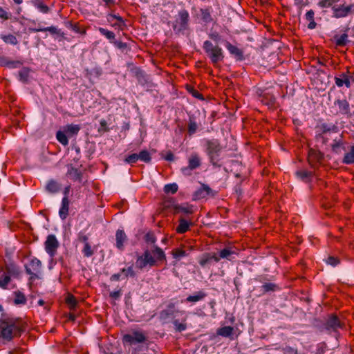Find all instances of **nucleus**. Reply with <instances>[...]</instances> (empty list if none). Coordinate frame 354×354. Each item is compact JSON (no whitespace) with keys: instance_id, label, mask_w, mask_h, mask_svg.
<instances>
[{"instance_id":"f257e3e1","label":"nucleus","mask_w":354,"mask_h":354,"mask_svg":"<svg viewBox=\"0 0 354 354\" xmlns=\"http://www.w3.org/2000/svg\"><path fill=\"white\" fill-rule=\"evenodd\" d=\"M205 152L208 156L209 162L215 167H221V153L223 147L217 139L205 140Z\"/></svg>"},{"instance_id":"f03ea898","label":"nucleus","mask_w":354,"mask_h":354,"mask_svg":"<svg viewBox=\"0 0 354 354\" xmlns=\"http://www.w3.org/2000/svg\"><path fill=\"white\" fill-rule=\"evenodd\" d=\"M0 330L2 337L10 341L14 337L20 336L23 331L21 326L12 319H0Z\"/></svg>"},{"instance_id":"7ed1b4c3","label":"nucleus","mask_w":354,"mask_h":354,"mask_svg":"<svg viewBox=\"0 0 354 354\" xmlns=\"http://www.w3.org/2000/svg\"><path fill=\"white\" fill-rule=\"evenodd\" d=\"M203 48L214 64H216L223 59V51L218 45H214L212 41L206 40L203 43Z\"/></svg>"},{"instance_id":"20e7f679","label":"nucleus","mask_w":354,"mask_h":354,"mask_svg":"<svg viewBox=\"0 0 354 354\" xmlns=\"http://www.w3.org/2000/svg\"><path fill=\"white\" fill-rule=\"evenodd\" d=\"M189 15L186 10H181L172 22V28L176 34H183L189 28Z\"/></svg>"},{"instance_id":"39448f33","label":"nucleus","mask_w":354,"mask_h":354,"mask_svg":"<svg viewBox=\"0 0 354 354\" xmlns=\"http://www.w3.org/2000/svg\"><path fill=\"white\" fill-rule=\"evenodd\" d=\"M330 111L335 115L342 114L348 117L351 116L350 104L346 99H337L335 100L333 105L330 107Z\"/></svg>"},{"instance_id":"423d86ee","label":"nucleus","mask_w":354,"mask_h":354,"mask_svg":"<svg viewBox=\"0 0 354 354\" xmlns=\"http://www.w3.org/2000/svg\"><path fill=\"white\" fill-rule=\"evenodd\" d=\"M147 340L146 335L140 330H133L131 333L125 334L122 337L123 342L130 345L144 343Z\"/></svg>"},{"instance_id":"0eeeda50","label":"nucleus","mask_w":354,"mask_h":354,"mask_svg":"<svg viewBox=\"0 0 354 354\" xmlns=\"http://www.w3.org/2000/svg\"><path fill=\"white\" fill-rule=\"evenodd\" d=\"M156 259L152 256V253L149 250H146L143 254L139 257L136 261L137 267L143 269L147 266L152 267L156 265Z\"/></svg>"},{"instance_id":"6e6552de","label":"nucleus","mask_w":354,"mask_h":354,"mask_svg":"<svg viewBox=\"0 0 354 354\" xmlns=\"http://www.w3.org/2000/svg\"><path fill=\"white\" fill-rule=\"evenodd\" d=\"M59 247V242L53 234H50L47 236L45 242V249L46 252L53 257L56 254L57 250Z\"/></svg>"},{"instance_id":"1a4fd4ad","label":"nucleus","mask_w":354,"mask_h":354,"mask_svg":"<svg viewBox=\"0 0 354 354\" xmlns=\"http://www.w3.org/2000/svg\"><path fill=\"white\" fill-rule=\"evenodd\" d=\"M30 266H31V268L28 266H25L26 273L30 275V279L34 280L35 279L39 278L36 272H38L40 270L41 266V261L35 257L31 259Z\"/></svg>"},{"instance_id":"9d476101","label":"nucleus","mask_w":354,"mask_h":354,"mask_svg":"<svg viewBox=\"0 0 354 354\" xmlns=\"http://www.w3.org/2000/svg\"><path fill=\"white\" fill-rule=\"evenodd\" d=\"M324 326L327 330L336 332L338 328L343 327L344 324L337 316L332 315L328 317Z\"/></svg>"},{"instance_id":"9b49d317","label":"nucleus","mask_w":354,"mask_h":354,"mask_svg":"<svg viewBox=\"0 0 354 354\" xmlns=\"http://www.w3.org/2000/svg\"><path fill=\"white\" fill-rule=\"evenodd\" d=\"M324 158V153L319 151L310 149L308 151V162L311 167L315 168Z\"/></svg>"},{"instance_id":"f8f14e48","label":"nucleus","mask_w":354,"mask_h":354,"mask_svg":"<svg viewBox=\"0 0 354 354\" xmlns=\"http://www.w3.org/2000/svg\"><path fill=\"white\" fill-rule=\"evenodd\" d=\"M209 195H214L213 190L207 185L202 184L201 187L194 192L193 196L194 200H198Z\"/></svg>"},{"instance_id":"ddd939ff","label":"nucleus","mask_w":354,"mask_h":354,"mask_svg":"<svg viewBox=\"0 0 354 354\" xmlns=\"http://www.w3.org/2000/svg\"><path fill=\"white\" fill-rule=\"evenodd\" d=\"M225 47L229 50L230 54L234 55L237 60H243L244 59L242 50L232 45L227 41H225Z\"/></svg>"},{"instance_id":"4468645a","label":"nucleus","mask_w":354,"mask_h":354,"mask_svg":"<svg viewBox=\"0 0 354 354\" xmlns=\"http://www.w3.org/2000/svg\"><path fill=\"white\" fill-rule=\"evenodd\" d=\"M68 209H69V200L68 196H64L62 198V206L59 211V215L62 220L66 218L68 215Z\"/></svg>"},{"instance_id":"2eb2a0df","label":"nucleus","mask_w":354,"mask_h":354,"mask_svg":"<svg viewBox=\"0 0 354 354\" xmlns=\"http://www.w3.org/2000/svg\"><path fill=\"white\" fill-rule=\"evenodd\" d=\"M29 30L32 32H49L51 34H57L60 36H64V32L61 31V30L57 29L55 26H50L46 28H29Z\"/></svg>"},{"instance_id":"dca6fc26","label":"nucleus","mask_w":354,"mask_h":354,"mask_svg":"<svg viewBox=\"0 0 354 354\" xmlns=\"http://www.w3.org/2000/svg\"><path fill=\"white\" fill-rule=\"evenodd\" d=\"M212 260L218 262L220 260V257H218L216 254L205 253L201 258L199 263L201 266L204 267Z\"/></svg>"},{"instance_id":"f3484780","label":"nucleus","mask_w":354,"mask_h":354,"mask_svg":"<svg viewBox=\"0 0 354 354\" xmlns=\"http://www.w3.org/2000/svg\"><path fill=\"white\" fill-rule=\"evenodd\" d=\"M201 165V161L199 156L196 153H192L188 159V166L192 170L199 167Z\"/></svg>"},{"instance_id":"a211bd4d","label":"nucleus","mask_w":354,"mask_h":354,"mask_svg":"<svg viewBox=\"0 0 354 354\" xmlns=\"http://www.w3.org/2000/svg\"><path fill=\"white\" fill-rule=\"evenodd\" d=\"M297 178L305 183H309L313 176V172L307 170H298L295 172Z\"/></svg>"},{"instance_id":"6ab92c4d","label":"nucleus","mask_w":354,"mask_h":354,"mask_svg":"<svg viewBox=\"0 0 354 354\" xmlns=\"http://www.w3.org/2000/svg\"><path fill=\"white\" fill-rule=\"evenodd\" d=\"M236 252L228 248H224L220 251V254L218 257L221 259H226L227 260H232L235 258Z\"/></svg>"},{"instance_id":"aec40b11","label":"nucleus","mask_w":354,"mask_h":354,"mask_svg":"<svg viewBox=\"0 0 354 354\" xmlns=\"http://www.w3.org/2000/svg\"><path fill=\"white\" fill-rule=\"evenodd\" d=\"M46 189L49 193L55 194L61 189V185L56 180L52 179L48 181L46 185Z\"/></svg>"},{"instance_id":"412c9836","label":"nucleus","mask_w":354,"mask_h":354,"mask_svg":"<svg viewBox=\"0 0 354 354\" xmlns=\"http://www.w3.org/2000/svg\"><path fill=\"white\" fill-rule=\"evenodd\" d=\"M116 237V246L118 249H122L123 243L127 239V236L124 232L122 230H118L115 234Z\"/></svg>"},{"instance_id":"4be33fe9","label":"nucleus","mask_w":354,"mask_h":354,"mask_svg":"<svg viewBox=\"0 0 354 354\" xmlns=\"http://www.w3.org/2000/svg\"><path fill=\"white\" fill-rule=\"evenodd\" d=\"M31 3L44 14H46L50 12L49 7L44 4L41 0H31Z\"/></svg>"},{"instance_id":"5701e85b","label":"nucleus","mask_w":354,"mask_h":354,"mask_svg":"<svg viewBox=\"0 0 354 354\" xmlns=\"http://www.w3.org/2000/svg\"><path fill=\"white\" fill-rule=\"evenodd\" d=\"M174 210L176 213L183 212L185 214H192L194 212L193 205L188 204L176 205L174 206Z\"/></svg>"},{"instance_id":"b1692460","label":"nucleus","mask_w":354,"mask_h":354,"mask_svg":"<svg viewBox=\"0 0 354 354\" xmlns=\"http://www.w3.org/2000/svg\"><path fill=\"white\" fill-rule=\"evenodd\" d=\"M175 306L174 304H169L167 308L160 312V317L162 319H166L174 315V309Z\"/></svg>"},{"instance_id":"393cba45","label":"nucleus","mask_w":354,"mask_h":354,"mask_svg":"<svg viewBox=\"0 0 354 354\" xmlns=\"http://www.w3.org/2000/svg\"><path fill=\"white\" fill-rule=\"evenodd\" d=\"M189 223L183 218L179 219V225L176 227V232L180 234L186 232L189 227Z\"/></svg>"},{"instance_id":"a878e982","label":"nucleus","mask_w":354,"mask_h":354,"mask_svg":"<svg viewBox=\"0 0 354 354\" xmlns=\"http://www.w3.org/2000/svg\"><path fill=\"white\" fill-rule=\"evenodd\" d=\"M206 293L203 291H198L193 295H189L186 298V301L188 302H197L203 299L206 297Z\"/></svg>"},{"instance_id":"bb28decb","label":"nucleus","mask_w":354,"mask_h":354,"mask_svg":"<svg viewBox=\"0 0 354 354\" xmlns=\"http://www.w3.org/2000/svg\"><path fill=\"white\" fill-rule=\"evenodd\" d=\"M320 129L322 130V134H325L328 132H335V133H337L338 131V127L337 125L335 124H326V123H323L320 125Z\"/></svg>"},{"instance_id":"cd10ccee","label":"nucleus","mask_w":354,"mask_h":354,"mask_svg":"<svg viewBox=\"0 0 354 354\" xmlns=\"http://www.w3.org/2000/svg\"><path fill=\"white\" fill-rule=\"evenodd\" d=\"M342 162L347 165L354 163V145L351 146L350 151L345 153Z\"/></svg>"},{"instance_id":"c85d7f7f","label":"nucleus","mask_w":354,"mask_h":354,"mask_svg":"<svg viewBox=\"0 0 354 354\" xmlns=\"http://www.w3.org/2000/svg\"><path fill=\"white\" fill-rule=\"evenodd\" d=\"M80 130V127L77 124H68L64 128V131L68 136L77 135Z\"/></svg>"},{"instance_id":"c756f323","label":"nucleus","mask_w":354,"mask_h":354,"mask_svg":"<svg viewBox=\"0 0 354 354\" xmlns=\"http://www.w3.org/2000/svg\"><path fill=\"white\" fill-rule=\"evenodd\" d=\"M233 330H234V328L232 326H223V327L219 328L217 330V334L222 337H228L232 334Z\"/></svg>"},{"instance_id":"7c9ffc66","label":"nucleus","mask_w":354,"mask_h":354,"mask_svg":"<svg viewBox=\"0 0 354 354\" xmlns=\"http://www.w3.org/2000/svg\"><path fill=\"white\" fill-rule=\"evenodd\" d=\"M151 253L156 258L158 261H162L165 259V254L163 250L158 247L157 245H153V249L151 250Z\"/></svg>"},{"instance_id":"2f4dec72","label":"nucleus","mask_w":354,"mask_h":354,"mask_svg":"<svg viewBox=\"0 0 354 354\" xmlns=\"http://www.w3.org/2000/svg\"><path fill=\"white\" fill-rule=\"evenodd\" d=\"M334 39H335L336 45L338 46H344L349 41L348 40V35L346 33H344L341 36L335 35Z\"/></svg>"},{"instance_id":"473e14b6","label":"nucleus","mask_w":354,"mask_h":354,"mask_svg":"<svg viewBox=\"0 0 354 354\" xmlns=\"http://www.w3.org/2000/svg\"><path fill=\"white\" fill-rule=\"evenodd\" d=\"M1 38L6 44H10L12 45H17L18 44V40L17 37L12 35H1Z\"/></svg>"},{"instance_id":"72a5a7b5","label":"nucleus","mask_w":354,"mask_h":354,"mask_svg":"<svg viewBox=\"0 0 354 354\" xmlns=\"http://www.w3.org/2000/svg\"><path fill=\"white\" fill-rule=\"evenodd\" d=\"M57 140L64 146L68 144V140L65 131H58L56 133Z\"/></svg>"},{"instance_id":"f704fd0d","label":"nucleus","mask_w":354,"mask_h":354,"mask_svg":"<svg viewBox=\"0 0 354 354\" xmlns=\"http://www.w3.org/2000/svg\"><path fill=\"white\" fill-rule=\"evenodd\" d=\"M15 298L14 300V303L17 305L18 304H25L26 302V299L25 295L21 292L20 291L15 292Z\"/></svg>"},{"instance_id":"c9c22d12","label":"nucleus","mask_w":354,"mask_h":354,"mask_svg":"<svg viewBox=\"0 0 354 354\" xmlns=\"http://www.w3.org/2000/svg\"><path fill=\"white\" fill-rule=\"evenodd\" d=\"M68 173L73 177L74 180L81 181L82 174V172L77 169L71 167Z\"/></svg>"},{"instance_id":"e433bc0d","label":"nucleus","mask_w":354,"mask_h":354,"mask_svg":"<svg viewBox=\"0 0 354 354\" xmlns=\"http://www.w3.org/2000/svg\"><path fill=\"white\" fill-rule=\"evenodd\" d=\"M138 155V159L146 163H149L151 160V155L149 152L147 150L141 151Z\"/></svg>"},{"instance_id":"4c0bfd02","label":"nucleus","mask_w":354,"mask_h":354,"mask_svg":"<svg viewBox=\"0 0 354 354\" xmlns=\"http://www.w3.org/2000/svg\"><path fill=\"white\" fill-rule=\"evenodd\" d=\"M333 10V16L336 18H341L346 17V12H344V6L335 7L333 6L332 8Z\"/></svg>"},{"instance_id":"58836bf2","label":"nucleus","mask_w":354,"mask_h":354,"mask_svg":"<svg viewBox=\"0 0 354 354\" xmlns=\"http://www.w3.org/2000/svg\"><path fill=\"white\" fill-rule=\"evenodd\" d=\"M66 302L69 306L71 309H74L77 305L76 298L71 294H68L66 298Z\"/></svg>"},{"instance_id":"ea45409f","label":"nucleus","mask_w":354,"mask_h":354,"mask_svg":"<svg viewBox=\"0 0 354 354\" xmlns=\"http://www.w3.org/2000/svg\"><path fill=\"white\" fill-rule=\"evenodd\" d=\"M172 255L174 258L180 260L182 257L187 255L186 251L182 248H176L172 250Z\"/></svg>"},{"instance_id":"a19ab883","label":"nucleus","mask_w":354,"mask_h":354,"mask_svg":"<svg viewBox=\"0 0 354 354\" xmlns=\"http://www.w3.org/2000/svg\"><path fill=\"white\" fill-rule=\"evenodd\" d=\"M178 185L176 183L167 184L164 187V191L165 193L175 194L178 191Z\"/></svg>"},{"instance_id":"79ce46f5","label":"nucleus","mask_w":354,"mask_h":354,"mask_svg":"<svg viewBox=\"0 0 354 354\" xmlns=\"http://www.w3.org/2000/svg\"><path fill=\"white\" fill-rule=\"evenodd\" d=\"M278 288L277 285L273 283H265L261 288L263 292H268L270 291H275Z\"/></svg>"},{"instance_id":"37998d69","label":"nucleus","mask_w":354,"mask_h":354,"mask_svg":"<svg viewBox=\"0 0 354 354\" xmlns=\"http://www.w3.org/2000/svg\"><path fill=\"white\" fill-rule=\"evenodd\" d=\"M99 31L102 35H104L107 39H109L110 40H113V41L115 40V34L113 32L103 28H100Z\"/></svg>"},{"instance_id":"c03bdc74","label":"nucleus","mask_w":354,"mask_h":354,"mask_svg":"<svg viewBox=\"0 0 354 354\" xmlns=\"http://www.w3.org/2000/svg\"><path fill=\"white\" fill-rule=\"evenodd\" d=\"M173 324L175 326V330L177 332H183L186 330L187 325L185 323H180L178 319L173 321Z\"/></svg>"},{"instance_id":"a18cd8bd","label":"nucleus","mask_w":354,"mask_h":354,"mask_svg":"<svg viewBox=\"0 0 354 354\" xmlns=\"http://www.w3.org/2000/svg\"><path fill=\"white\" fill-rule=\"evenodd\" d=\"M111 42L113 43L118 48L122 50V52H127L128 45L127 43L117 40L111 41Z\"/></svg>"},{"instance_id":"49530a36","label":"nucleus","mask_w":354,"mask_h":354,"mask_svg":"<svg viewBox=\"0 0 354 354\" xmlns=\"http://www.w3.org/2000/svg\"><path fill=\"white\" fill-rule=\"evenodd\" d=\"M121 273L124 274L125 278L128 277H134L136 276V273L133 270L132 266L127 268H122L121 270Z\"/></svg>"},{"instance_id":"de8ad7c7","label":"nucleus","mask_w":354,"mask_h":354,"mask_svg":"<svg viewBox=\"0 0 354 354\" xmlns=\"http://www.w3.org/2000/svg\"><path fill=\"white\" fill-rule=\"evenodd\" d=\"M29 71L27 68H23L21 71L19 72V76L20 81L23 82H26L28 78Z\"/></svg>"},{"instance_id":"09e8293b","label":"nucleus","mask_w":354,"mask_h":354,"mask_svg":"<svg viewBox=\"0 0 354 354\" xmlns=\"http://www.w3.org/2000/svg\"><path fill=\"white\" fill-rule=\"evenodd\" d=\"M187 91L196 98L199 100H204L203 96L197 90L194 89L191 86H187Z\"/></svg>"},{"instance_id":"8fccbe9b","label":"nucleus","mask_w":354,"mask_h":354,"mask_svg":"<svg viewBox=\"0 0 354 354\" xmlns=\"http://www.w3.org/2000/svg\"><path fill=\"white\" fill-rule=\"evenodd\" d=\"M201 17L202 19L206 23L210 22L212 19L210 12L207 9L201 10Z\"/></svg>"},{"instance_id":"3c124183","label":"nucleus","mask_w":354,"mask_h":354,"mask_svg":"<svg viewBox=\"0 0 354 354\" xmlns=\"http://www.w3.org/2000/svg\"><path fill=\"white\" fill-rule=\"evenodd\" d=\"M82 252L86 257H90L93 254V250L89 243L84 244Z\"/></svg>"},{"instance_id":"603ef678","label":"nucleus","mask_w":354,"mask_h":354,"mask_svg":"<svg viewBox=\"0 0 354 354\" xmlns=\"http://www.w3.org/2000/svg\"><path fill=\"white\" fill-rule=\"evenodd\" d=\"M138 160H139L138 153H132L128 156L124 160L129 164H133L136 162Z\"/></svg>"},{"instance_id":"864d4df0","label":"nucleus","mask_w":354,"mask_h":354,"mask_svg":"<svg viewBox=\"0 0 354 354\" xmlns=\"http://www.w3.org/2000/svg\"><path fill=\"white\" fill-rule=\"evenodd\" d=\"M145 240L148 243L154 244L156 243V239L153 233L148 232L145 236Z\"/></svg>"},{"instance_id":"5fc2aeb1","label":"nucleus","mask_w":354,"mask_h":354,"mask_svg":"<svg viewBox=\"0 0 354 354\" xmlns=\"http://www.w3.org/2000/svg\"><path fill=\"white\" fill-rule=\"evenodd\" d=\"M337 0H319L318 5L322 8H328Z\"/></svg>"},{"instance_id":"6e6d98bb","label":"nucleus","mask_w":354,"mask_h":354,"mask_svg":"<svg viewBox=\"0 0 354 354\" xmlns=\"http://www.w3.org/2000/svg\"><path fill=\"white\" fill-rule=\"evenodd\" d=\"M209 37L216 43H218L221 41V37L217 32H212L208 35Z\"/></svg>"},{"instance_id":"4d7b16f0","label":"nucleus","mask_w":354,"mask_h":354,"mask_svg":"<svg viewBox=\"0 0 354 354\" xmlns=\"http://www.w3.org/2000/svg\"><path fill=\"white\" fill-rule=\"evenodd\" d=\"M342 142L340 141H338L337 140H333V144L332 145V150L336 153H339V149L342 146Z\"/></svg>"},{"instance_id":"13d9d810","label":"nucleus","mask_w":354,"mask_h":354,"mask_svg":"<svg viewBox=\"0 0 354 354\" xmlns=\"http://www.w3.org/2000/svg\"><path fill=\"white\" fill-rule=\"evenodd\" d=\"M11 13L6 11L3 8L0 7V18L8 20L11 18Z\"/></svg>"},{"instance_id":"bf43d9fd","label":"nucleus","mask_w":354,"mask_h":354,"mask_svg":"<svg viewBox=\"0 0 354 354\" xmlns=\"http://www.w3.org/2000/svg\"><path fill=\"white\" fill-rule=\"evenodd\" d=\"M6 271L9 274H18V270H17V267L13 264L7 265L6 266Z\"/></svg>"},{"instance_id":"052dcab7","label":"nucleus","mask_w":354,"mask_h":354,"mask_svg":"<svg viewBox=\"0 0 354 354\" xmlns=\"http://www.w3.org/2000/svg\"><path fill=\"white\" fill-rule=\"evenodd\" d=\"M326 263L328 264L331 265L332 266H336L337 264H339V260L337 257L331 256V257H328V259L326 260Z\"/></svg>"},{"instance_id":"680f3d73","label":"nucleus","mask_w":354,"mask_h":354,"mask_svg":"<svg viewBox=\"0 0 354 354\" xmlns=\"http://www.w3.org/2000/svg\"><path fill=\"white\" fill-rule=\"evenodd\" d=\"M136 77H137L138 81L142 84L147 82V80H145V74L142 71L140 70V71H137Z\"/></svg>"},{"instance_id":"e2e57ef3","label":"nucleus","mask_w":354,"mask_h":354,"mask_svg":"<svg viewBox=\"0 0 354 354\" xmlns=\"http://www.w3.org/2000/svg\"><path fill=\"white\" fill-rule=\"evenodd\" d=\"M77 239L80 242L84 243V244L88 243V236L86 234H85L84 232H80L78 234Z\"/></svg>"},{"instance_id":"0e129e2a","label":"nucleus","mask_w":354,"mask_h":354,"mask_svg":"<svg viewBox=\"0 0 354 354\" xmlns=\"http://www.w3.org/2000/svg\"><path fill=\"white\" fill-rule=\"evenodd\" d=\"M114 19H117L118 21V22H119L118 24V26H120L121 24H124V21H123L122 18L120 16H118V15H113V14L109 15L108 20L109 21H111Z\"/></svg>"},{"instance_id":"69168bd1","label":"nucleus","mask_w":354,"mask_h":354,"mask_svg":"<svg viewBox=\"0 0 354 354\" xmlns=\"http://www.w3.org/2000/svg\"><path fill=\"white\" fill-rule=\"evenodd\" d=\"M10 281V277L6 275L3 277V279L0 278V287L3 288H6L8 283Z\"/></svg>"},{"instance_id":"338daca9","label":"nucleus","mask_w":354,"mask_h":354,"mask_svg":"<svg viewBox=\"0 0 354 354\" xmlns=\"http://www.w3.org/2000/svg\"><path fill=\"white\" fill-rule=\"evenodd\" d=\"M197 129V124L195 122L190 120L188 125V131L190 134H193L196 132Z\"/></svg>"},{"instance_id":"774afa93","label":"nucleus","mask_w":354,"mask_h":354,"mask_svg":"<svg viewBox=\"0 0 354 354\" xmlns=\"http://www.w3.org/2000/svg\"><path fill=\"white\" fill-rule=\"evenodd\" d=\"M283 353L284 354H297V350L294 348L287 346L283 349Z\"/></svg>"}]
</instances>
